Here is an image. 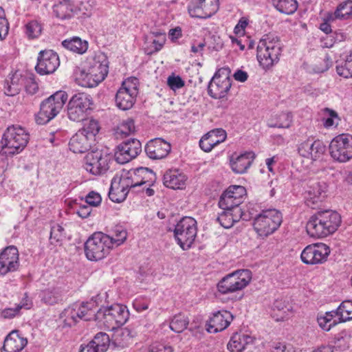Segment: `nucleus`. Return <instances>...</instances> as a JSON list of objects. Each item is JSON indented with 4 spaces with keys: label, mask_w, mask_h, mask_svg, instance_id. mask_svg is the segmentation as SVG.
<instances>
[{
    "label": "nucleus",
    "mask_w": 352,
    "mask_h": 352,
    "mask_svg": "<svg viewBox=\"0 0 352 352\" xmlns=\"http://www.w3.org/2000/svg\"><path fill=\"white\" fill-rule=\"evenodd\" d=\"M281 52L280 38L274 34H265L257 46V60L263 69L267 70L279 61Z\"/></svg>",
    "instance_id": "nucleus-1"
},
{
    "label": "nucleus",
    "mask_w": 352,
    "mask_h": 352,
    "mask_svg": "<svg viewBox=\"0 0 352 352\" xmlns=\"http://www.w3.org/2000/svg\"><path fill=\"white\" fill-rule=\"evenodd\" d=\"M29 141V134L20 126H8L4 131L0 141L1 151L7 148L9 154L14 155L21 152Z\"/></svg>",
    "instance_id": "nucleus-2"
},
{
    "label": "nucleus",
    "mask_w": 352,
    "mask_h": 352,
    "mask_svg": "<svg viewBox=\"0 0 352 352\" xmlns=\"http://www.w3.org/2000/svg\"><path fill=\"white\" fill-rule=\"evenodd\" d=\"M111 249L110 236L101 232L94 233L85 243L86 257L92 261L102 260Z\"/></svg>",
    "instance_id": "nucleus-3"
},
{
    "label": "nucleus",
    "mask_w": 352,
    "mask_h": 352,
    "mask_svg": "<svg viewBox=\"0 0 352 352\" xmlns=\"http://www.w3.org/2000/svg\"><path fill=\"white\" fill-rule=\"evenodd\" d=\"M67 100V94L64 91H58L41 104L36 115V121L38 124H45L55 118L63 109Z\"/></svg>",
    "instance_id": "nucleus-4"
},
{
    "label": "nucleus",
    "mask_w": 352,
    "mask_h": 352,
    "mask_svg": "<svg viewBox=\"0 0 352 352\" xmlns=\"http://www.w3.org/2000/svg\"><path fill=\"white\" fill-rule=\"evenodd\" d=\"M283 221L282 214L276 209L263 210L254 220V228L261 236H267L274 233Z\"/></svg>",
    "instance_id": "nucleus-5"
},
{
    "label": "nucleus",
    "mask_w": 352,
    "mask_h": 352,
    "mask_svg": "<svg viewBox=\"0 0 352 352\" xmlns=\"http://www.w3.org/2000/svg\"><path fill=\"white\" fill-rule=\"evenodd\" d=\"M129 317V312L126 307L120 304H114L98 310V318L102 321L107 329L112 330L123 325Z\"/></svg>",
    "instance_id": "nucleus-6"
},
{
    "label": "nucleus",
    "mask_w": 352,
    "mask_h": 352,
    "mask_svg": "<svg viewBox=\"0 0 352 352\" xmlns=\"http://www.w3.org/2000/svg\"><path fill=\"white\" fill-rule=\"evenodd\" d=\"M252 279V272L249 270H241L228 274L218 283L220 293L226 294L245 288Z\"/></svg>",
    "instance_id": "nucleus-7"
},
{
    "label": "nucleus",
    "mask_w": 352,
    "mask_h": 352,
    "mask_svg": "<svg viewBox=\"0 0 352 352\" xmlns=\"http://www.w3.org/2000/svg\"><path fill=\"white\" fill-rule=\"evenodd\" d=\"M174 235L182 250L189 249L197 236V222L190 217H183L174 229Z\"/></svg>",
    "instance_id": "nucleus-8"
},
{
    "label": "nucleus",
    "mask_w": 352,
    "mask_h": 352,
    "mask_svg": "<svg viewBox=\"0 0 352 352\" xmlns=\"http://www.w3.org/2000/svg\"><path fill=\"white\" fill-rule=\"evenodd\" d=\"M113 160L111 154L98 150L91 151L85 157L84 168L94 175H100L109 170Z\"/></svg>",
    "instance_id": "nucleus-9"
},
{
    "label": "nucleus",
    "mask_w": 352,
    "mask_h": 352,
    "mask_svg": "<svg viewBox=\"0 0 352 352\" xmlns=\"http://www.w3.org/2000/svg\"><path fill=\"white\" fill-rule=\"evenodd\" d=\"M92 104L93 100L90 95L83 92L75 94L67 104L69 118L73 121L83 120Z\"/></svg>",
    "instance_id": "nucleus-10"
},
{
    "label": "nucleus",
    "mask_w": 352,
    "mask_h": 352,
    "mask_svg": "<svg viewBox=\"0 0 352 352\" xmlns=\"http://www.w3.org/2000/svg\"><path fill=\"white\" fill-rule=\"evenodd\" d=\"M331 157L337 162H346L352 159V135L341 134L335 137L329 144Z\"/></svg>",
    "instance_id": "nucleus-11"
},
{
    "label": "nucleus",
    "mask_w": 352,
    "mask_h": 352,
    "mask_svg": "<svg viewBox=\"0 0 352 352\" xmlns=\"http://www.w3.org/2000/svg\"><path fill=\"white\" fill-rule=\"evenodd\" d=\"M230 72L228 68L223 67L214 74L208 87V94L212 98L221 99L227 95L232 85Z\"/></svg>",
    "instance_id": "nucleus-12"
},
{
    "label": "nucleus",
    "mask_w": 352,
    "mask_h": 352,
    "mask_svg": "<svg viewBox=\"0 0 352 352\" xmlns=\"http://www.w3.org/2000/svg\"><path fill=\"white\" fill-rule=\"evenodd\" d=\"M138 80L135 78L123 82L116 95V102L119 109L125 111L133 106L138 94Z\"/></svg>",
    "instance_id": "nucleus-13"
},
{
    "label": "nucleus",
    "mask_w": 352,
    "mask_h": 352,
    "mask_svg": "<svg viewBox=\"0 0 352 352\" xmlns=\"http://www.w3.org/2000/svg\"><path fill=\"white\" fill-rule=\"evenodd\" d=\"M330 248L324 243H315L307 245L302 252V261L308 265L324 263L330 254Z\"/></svg>",
    "instance_id": "nucleus-14"
},
{
    "label": "nucleus",
    "mask_w": 352,
    "mask_h": 352,
    "mask_svg": "<svg viewBox=\"0 0 352 352\" xmlns=\"http://www.w3.org/2000/svg\"><path fill=\"white\" fill-rule=\"evenodd\" d=\"M141 151L140 142L135 138L130 139L118 146L114 158L118 163L124 164L135 159Z\"/></svg>",
    "instance_id": "nucleus-15"
},
{
    "label": "nucleus",
    "mask_w": 352,
    "mask_h": 352,
    "mask_svg": "<svg viewBox=\"0 0 352 352\" xmlns=\"http://www.w3.org/2000/svg\"><path fill=\"white\" fill-rule=\"evenodd\" d=\"M244 192L242 186H234L230 187L221 196L219 206L223 210L235 213L236 208H241L239 206L242 203V197L240 194Z\"/></svg>",
    "instance_id": "nucleus-16"
},
{
    "label": "nucleus",
    "mask_w": 352,
    "mask_h": 352,
    "mask_svg": "<svg viewBox=\"0 0 352 352\" xmlns=\"http://www.w3.org/2000/svg\"><path fill=\"white\" fill-rule=\"evenodd\" d=\"M59 65L58 54L53 50H45L39 52L35 69L41 75L49 74L54 72Z\"/></svg>",
    "instance_id": "nucleus-17"
},
{
    "label": "nucleus",
    "mask_w": 352,
    "mask_h": 352,
    "mask_svg": "<svg viewBox=\"0 0 352 352\" xmlns=\"http://www.w3.org/2000/svg\"><path fill=\"white\" fill-rule=\"evenodd\" d=\"M219 10V0H198L191 3L188 13L192 17L207 19L212 16Z\"/></svg>",
    "instance_id": "nucleus-18"
},
{
    "label": "nucleus",
    "mask_w": 352,
    "mask_h": 352,
    "mask_svg": "<svg viewBox=\"0 0 352 352\" xmlns=\"http://www.w3.org/2000/svg\"><path fill=\"white\" fill-rule=\"evenodd\" d=\"M326 151V146L320 140L307 139L298 146L299 155L311 161L320 160Z\"/></svg>",
    "instance_id": "nucleus-19"
},
{
    "label": "nucleus",
    "mask_w": 352,
    "mask_h": 352,
    "mask_svg": "<svg viewBox=\"0 0 352 352\" xmlns=\"http://www.w3.org/2000/svg\"><path fill=\"white\" fill-rule=\"evenodd\" d=\"M19 267V252L14 246L6 248L0 254V274L13 272Z\"/></svg>",
    "instance_id": "nucleus-20"
},
{
    "label": "nucleus",
    "mask_w": 352,
    "mask_h": 352,
    "mask_svg": "<svg viewBox=\"0 0 352 352\" xmlns=\"http://www.w3.org/2000/svg\"><path fill=\"white\" fill-rule=\"evenodd\" d=\"M327 186L325 182L317 180L309 182L305 192V204L308 207L315 208V206L325 197Z\"/></svg>",
    "instance_id": "nucleus-21"
},
{
    "label": "nucleus",
    "mask_w": 352,
    "mask_h": 352,
    "mask_svg": "<svg viewBox=\"0 0 352 352\" xmlns=\"http://www.w3.org/2000/svg\"><path fill=\"white\" fill-rule=\"evenodd\" d=\"M171 149L170 144L162 138L149 141L145 146V152L148 157L153 160L166 157Z\"/></svg>",
    "instance_id": "nucleus-22"
},
{
    "label": "nucleus",
    "mask_w": 352,
    "mask_h": 352,
    "mask_svg": "<svg viewBox=\"0 0 352 352\" xmlns=\"http://www.w3.org/2000/svg\"><path fill=\"white\" fill-rule=\"evenodd\" d=\"M233 315L228 311L221 310L213 314L208 323L207 330L210 333H217L226 329L232 321Z\"/></svg>",
    "instance_id": "nucleus-23"
},
{
    "label": "nucleus",
    "mask_w": 352,
    "mask_h": 352,
    "mask_svg": "<svg viewBox=\"0 0 352 352\" xmlns=\"http://www.w3.org/2000/svg\"><path fill=\"white\" fill-rule=\"evenodd\" d=\"M226 137V132L222 129L211 130L201 138L199 146L204 151L210 152L215 146L224 142Z\"/></svg>",
    "instance_id": "nucleus-24"
},
{
    "label": "nucleus",
    "mask_w": 352,
    "mask_h": 352,
    "mask_svg": "<svg viewBox=\"0 0 352 352\" xmlns=\"http://www.w3.org/2000/svg\"><path fill=\"white\" fill-rule=\"evenodd\" d=\"M93 74L94 78L101 82L105 78L109 72V61L103 53L96 54L89 62L87 67Z\"/></svg>",
    "instance_id": "nucleus-25"
},
{
    "label": "nucleus",
    "mask_w": 352,
    "mask_h": 352,
    "mask_svg": "<svg viewBox=\"0 0 352 352\" xmlns=\"http://www.w3.org/2000/svg\"><path fill=\"white\" fill-rule=\"evenodd\" d=\"M28 344L27 338L21 336L18 330L11 331L5 338L3 352H20Z\"/></svg>",
    "instance_id": "nucleus-26"
},
{
    "label": "nucleus",
    "mask_w": 352,
    "mask_h": 352,
    "mask_svg": "<svg viewBox=\"0 0 352 352\" xmlns=\"http://www.w3.org/2000/svg\"><path fill=\"white\" fill-rule=\"evenodd\" d=\"M319 212L312 215L307 223L306 229L308 234L314 238H322L328 236V229L324 223Z\"/></svg>",
    "instance_id": "nucleus-27"
},
{
    "label": "nucleus",
    "mask_w": 352,
    "mask_h": 352,
    "mask_svg": "<svg viewBox=\"0 0 352 352\" xmlns=\"http://www.w3.org/2000/svg\"><path fill=\"white\" fill-rule=\"evenodd\" d=\"M255 155L253 152H245L237 156L232 155L230 158V166L233 172L243 174L250 168Z\"/></svg>",
    "instance_id": "nucleus-28"
},
{
    "label": "nucleus",
    "mask_w": 352,
    "mask_h": 352,
    "mask_svg": "<svg viewBox=\"0 0 352 352\" xmlns=\"http://www.w3.org/2000/svg\"><path fill=\"white\" fill-rule=\"evenodd\" d=\"M129 172L135 187L146 183L151 186L155 180V173L148 168L140 167L135 169H131Z\"/></svg>",
    "instance_id": "nucleus-29"
},
{
    "label": "nucleus",
    "mask_w": 352,
    "mask_h": 352,
    "mask_svg": "<svg viewBox=\"0 0 352 352\" xmlns=\"http://www.w3.org/2000/svg\"><path fill=\"white\" fill-rule=\"evenodd\" d=\"M94 141L83 133L78 131L70 139L69 149L75 153H82L88 151Z\"/></svg>",
    "instance_id": "nucleus-30"
},
{
    "label": "nucleus",
    "mask_w": 352,
    "mask_h": 352,
    "mask_svg": "<svg viewBox=\"0 0 352 352\" xmlns=\"http://www.w3.org/2000/svg\"><path fill=\"white\" fill-rule=\"evenodd\" d=\"M187 177L179 170H168L164 175V184L172 189H183Z\"/></svg>",
    "instance_id": "nucleus-31"
},
{
    "label": "nucleus",
    "mask_w": 352,
    "mask_h": 352,
    "mask_svg": "<svg viewBox=\"0 0 352 352\" xmlns=\"http://www.w3.org/2000/svg\"><path fill=\"white\" fill-rule=\"evenodd\" d=\"M137 334L136 331L129 327L117 329L113 337L112 344L116 347H126Z\"/></svg>",
    "instance_id": "nucleus-32"
},
{
    "label": "nucleus",
    "mask_w": 352,
    "mask_h": 352,
    "mask_svg": "<svg viewBox=\"0 0 352 352\" xmlns=\"http://www.w3.org/2000/svg\"><path fill=\"white\" fill-rule=\"evenodd\" d=\"M41 301L48 305H54L61 302L65 297L64 290L60 287H53L41 291Z\"/></svg>",
    "instance_id": "nucleus-33"
},
{
    "label": "nucleus",
    "mask_w": 352,
    "mask_h": 352,
    "mask_svg": "<svg viewBox=\"0 0 352 352\" xmlns=\"http://www.w3.org/2000/svg\"><path fill=\"white\" fill-rule=\"evenodd\" d=\"M318 212L323 221H324L325 226L328 228L327 230L328 234L335 232L341 223L340 215L337 212L331 210Z\"/></svg>",
    "instance_id": "nucleus-34"
},
{
    "label": "nucleus",
    "mask_w": 352,
    "mask_h": 352,
    "mask_svg": "<svg viewBox=\"0 0 352 352\" xmlns=\"http://www.w3.org/2000/svg\"><path fill=\"white\" fill-rule=\"evenodd\" d=\"M245 214L242 212L241 208H236L235 213L227 210H223L217 218V221L221 226L225 228H231L235 222L239 221L241 219L247 220L243 217Z\"/></svg>",
    "instance_id": "nucleus-35"
},
{
    "label": "nucleus",
    "mask_w": 352,
    "mask_h": 352,
    "mask_svg": "<svg viewBox=\"0 0 352 352\" xmlns=\"http://www.w3.org/2000/svg\"><path fill=\"white\" fill-rule=\"evenodd\" d=\"M53 12L58 19H67L78 14L79 9L67 1L56 4L53 8Z\"/></svg>",
    "instance_id": "nucleus-36"
},
{
    "label": "nucleus",
    "mask_w": 352,
    "mask_h": 352,
    "mask_svg": "<svg viewBox=\"0 0 352 352\" xmlns=\"http://www.w3.org/2000/svg\"><path fill=\"white\" fill-rule=\"evenodd\" d=\"M76 305L79 309L80 320L85 321L100 320V318H98L97 306L94 302L76 303Z\"/></svg>",
    "instance_id": "nucleus-37"
},
{
    "label": "nucleus",
    "mask_w": 352,
    "mask_h": 352,
    "mask_svg": "<svg viewBox=\"0 0 352 352\" xmlns=\"http://www.w3.org/2000/svg\"><path fill=\"white\" fill-rule=\"evenodd\" d=\"M253 339L246 334H234L228 344V349L231 352H241L246 345L252 343Z\"/></svg>",
    "instance_id": "nucleus-38"
},
{
    "label": "nucleus",
    "mask_w": 352,
    "mask_h": 352,
    "mask_svg": "<svg viewBox=\"0 0 352 352\" xmlns=\"http://www.w3.org/2000/svg\"><path fill=\"white\" fill-rule=\"evenodd\" d=\"M24 82V79L21 78V75L17 73L8 76L4 83L5 94L7 96H14L21 90V85Z\"/></svg>",
    "instance_id": "nucleus-39"
},
{
    "label": "nucleus",
    "mask_w": 352,
    "mask_h": 352,
    "mask_svg": "<svg viewBox=\"0 0 352 352\" xmlns=\"http://www.w3.org/2000/svg\"><path fill=\"white\" fill-rule=\"evenodd\" d=\"M62 45L66 49L78 54L85 53L88 48V43L78 37L66 39L62 42Z\"/></svg>",
    "instance_id": "nucleus-40"
},
{
    "label": "nucleus",
    "mask_w": 352,
    "mask_h": 352,
    "mask_svg": "<svg viewBox=\"0 0 352 352\" xmlns=\"http://www.w3.org/2000/svg\"><path fill=\"white\" fill-rule=\"evenodd\" d=\"M127 194L128 190L122 188L117 181L112 179L109 192V199L113 202L120 203L126 199Z\"/></svg>",
    "instance_id": "nucleus-41"
},
{
    "label": "nucleus",
    "mask_w": 352,
    "mask_h": 352,
    "mask_svg": "<svg viewBox=\"0 0 352 352\" xmlns=\"http://www.w3.org/2000/svg\"><path fill=\"white\" fill-rule=\"evenodd\" d=\"M79 309L76 303L72 304L67 308L65 309L61 314V317L64 318L66 325L72 327L75 325L80 319Z\"/></svg>",
    "instance_id": "nucleus-42"
},
{
    "label": "nucleus",
    "mask_w": 352,
    "mask_h": 352,
    "mask_svg": "<svg viewBox=\"0 0 352 352\" xmlns=\"http://www.w3.org/2000/svg\"><path fill=\"white\" fill-rule=\"evenodd\" d=\"M274 6L281 13L293 14L298 8L296 0H272Z\"/></svg>",
    "instance_id": "nucleus-43"
},
{
    "label": "nucleus",
    "mask_w": 352,
    "mask_h": 352,
    "mask_svg": "<svg viewBox=\"0 0 352 352\" xmlns=\"http://www.w3.org/2000/svg\"><path fill=\"white\" fill-rule=\"evenodd\" d=\"M94 346L99 352H106L110 345L111 340L107 333L99 332L96 333L94 338L90 341Z\"/></svg>",
    "instance_id": "nucleus-44"
},
{
    "label": "nucleus",
    "mask_w": 352,
    "mask_h": 352,
    "mask_svg": "<svg viewBox=\"0 0 352 352\" xmlns=\"http://www.w3.org/2000/svg\"><path fill=\"white\" fill-rule=\"evenodd\" d=\"M352 16V1L348 0L340 3L329 19H347Z\"/></svg>",
    "instance_id": "nucleus-45"
},
{
    "label": "nucleus",
    "mask_w": 352,
    "mask_h": 352,
    "mask_svg": "<svg viewBox=\"0 0 352 352\" xmlns=\"http://www.w3.org/2000/svg\"><path fill=\"white\" fill-rule=\"evenodd\" d=\"M189 320L187 316L183 314H178L173 316L170 322V328L176 333L183 332L188 327Z\"/></svg>",
    "instance_id": "nucleus-46"
},
{
    "label": "nucleus",
    "mask_w": 352,
    "mask_h": 352,
    "mask_svg": "<svg viewBox=\"0 0 352 352\" xmlns=\"http://www.w3.org/2000/svg\"><path fill=\"white\" fill-rule=\"evenodd\" d=\"M336 314L340 316L339 322H346L352 320V301H343L336 311Z\"/></svg>",
    "instance_id": "nucleus-47"
},
{
    "label": "nucleus",
    "mask_w": 352,
    "mask_h": 352,
    "mask_svg": "<svg viewBox=\"0 0 352 352\" xmlns=\"http://www.w3.org/2000/svg\"><path fill=\"white\" fill-rule=\"evenodd\" d=\"M100 129L98 122L93 119L86 120L84 122L83 127L78 131L83 133L88 138L95 141V136Z\"/></svg>",
    "instance_id": "nucleus-48"
},
{
    "label": "nucleus",
    "mask_w": 352,
    "mask_h": 352,
    "mask_svg": "<svg viewBox=\"0 0 352 352\" xmlns=\"http://www.w3.org/2000/svg\"><path fill=\"white\" fill-rule=\"evenodd\" d=\"M93 73L89 69H84L80 72L78 78L82 81V86L87 87H94L101 81L92 76Z\"/></svg>",
    "instance_id": "nucleus-49"
},
{
    "label": "nucleus",
    "mask_w": 352,
    "mask_h": 352,
    "mask_svg": "<svg viewBox=\"0 0 352 352\" xmlns=\"http://www.w3.org/2000/svg\"><path fill=\"white\" fill-rule=\"evenodd\" d=\"M338 74L344 78H352V53L350 54L341 65L336 66Z\"/></svg>",
    "instance_id": "nucleus-50"
},
{
    "label": "nucleus",
    "mask_w": 352,
    "mask_h": 352,
    "mask_svg": "<svg viewBox=\"0 0 352 352\" xmlns=\"http://www.w3.org/2000/svg\"><path fill=\"white\" fill-rule=\"evenodd\" d=\"M135 131V124L133 120L128 118L123 120L116 128L117 135H129Z\"/></svg>",
    "instance_id": "nucleus-51"
},
{
    "label": "nucleus",
    "mask_w": 352,
    "mask_h": 352,
    "mask_svg": "<svg viewBox=\"0 0 352 352\" xmlns=\"http://www.w3.org/2000/svg\"><path fill=\"white\" fill-rule=\"evenodd\" d=\"M292 123V115L291 113H281L276 116V121L274 124H270L269 126L272 128H285L290 127Z\"/></svg>",
    "instance_id": "nucleus-52"
},
{
    "label": "nucleus",
    "mask_w": 352,
    "mask_h": 352,
    "mask_svg": "<svg viewBox=\"0 0 352 352\" xmlns=\"http://www.w3.org/2000/svg\"><path fill=\"white\" fill-rule=\"evenodd\" d=\"M113 179L115 181H117L121 187L124 188L126 190L129 191V188L135 187L132 180V177H131L129 170H123L120 175H116Z\"/></svg>",
    "instance_id": "nucleus-53"
},
{
    "label": "nucleus",
    "mask_w": 352,
    "mask_h": 352,
    "mask_svg": "<svg viewBox=\"0 0 352 352\" xmlns=\"http://www.w3.org/2000/svg\"><path fill=\"white\" fill-rule=\"evenodd\" d=\"M127 238V232L121 226H116L113 230V234L110 236L111 241V248L113 245H120L122 244Z\"/></svg>",
    "instance_id": "nucleus-54"
},
{
    "label": "nucleus",
    "mask_w": 352,
    "mask_h": 352,
    "mask_svg": "<svg viewBox=\"0 0 352 352\" xmlns=\"http://www.w3.org/2000/svg\"><path fill=\"white\" fill-rule=\"evenodd\" d=\"M65 237L64 228L59 224H55L51 228L50 240L53 245H58L61 243Z\"/></svg>",
    "instance_id": "nucleus-55"
},
{
    "label": "nucleus",
    "mask_w": 352,
    "mask_h": 352,
    "mask_svg": "<svg viewBox=\"0 0 352 352\" xmlns=\"http://www.w3.org/2000/svg\"><path fill=\"white\" fill-rule=\"evenodd\" d=\"M26 34L30 38H37L42 32L41 25L36 21H32L25 25Z\"/></svg>",
    "instance_id": "nucleus-56"
},
{
    "label": "nucleus",
    "mask_w": 352,
    "mask_h": 352,
    "mask_svg": "<svg viewBox=\"0 0 352 352\" xmlns=\"http://www.w3.org/2000/svg\"><path fill=\"white\" fill-rule=\"evenodd\" d=\"M332 64L333 61L331 58L328 54H326L324 58L314 65L313 70L315 73H322L328 70Z\"/></svg>",
    "instance_id": "nucleus-57"
},
{
    "label": "nucleus",
    "mask_w": 352,
    "mask_h": 352,
    "mask_svg": "<svg viewBox=\"0 0 352 352\" xmlns=\"http://www.w3.org/2000/svg\"><path fill=\"white\" fill-rule=\"evenodd\" d=\"M9 23L6 17L4 10L0 7V39H4L8 34Z\"/></svg>",
    "instance_id": "nucleus-58"
},
{
    "label": "nucleus",
    "mask_w": 352,
    "mask_h": 352,
    "mask_svg": "<svg viewBox=\"0 0 352 352\" xmlns=\"http://www.w3.org/2000/svg\"><path fill=\"white\" fill-rule=\"evenodd\" d=\"M167 84L172 90L175 91L182 88L185 82L179 76L172 74L168 77Z\"/></svg>",
    "instance_id": "nucleus-59"
},
{
    "label": "nucleus",
    "mask_w": 352,
    "mask_h": 352,
    "mask_svg": "<svg viewBox=\"0 0 352 352\" xmlns=\"http://www.w3.org/2000/svg\"><path fill=\"white\" fill-rule=\"evenodd\" d=\"M336 346H321L318 347L316 350L313 352H333V348L338 347L340 348V350H345L348 348V346L346 345L345 340L341 338L337 340L335 342Z\"/></svg>",
    "instance_id": "nucleus-60"
},
{
    "label": "nucleus",
    "mask_w": 352,
    "mask_h": 352,
    "mask_svg": "<svg viewBox=\"0 0 352 352\" xmlns=\"http://www.w3.org/2000/svg\"><path fill=\"white\" fill-rule=\"evenodd\" d=\"M324 111L327 113L328 117L323 118V124L324 127L329 128L335 124V119H338V113L329 108H325Z\"/></svg>",
    "instance_id": "nucleus-61"
},
{
    "label": "nucleus",
    "mask_w": 352,
    "mask_h": 352,
    "mask_svg": "<svg viewBox=\"0 0 352 352\" xmlns=\"http://www.w3.org/2000/svg\"><path fill=\"white\" fill-rule=\"evenodd\" d=\"M165 39L162 37L161 39H153L151 41V47L146 48V53L147 54H152L155 52L160 51L164 45Z\"/></svg>",
    "instance_id": "nucleus-62"
},
{
    "label": "nucleus",
    "mask_w": 352,
    "mask_h": 352,
    "mask_svg": "<svg viewBox=\"0 0 352 352\" xmlns=\"http://www.w3.org/2000/svg\"><path fill=\"white\" fill-rule=\"evenodd\" d=\"M85 201L91 206H98L101 203L102 198L99 193L91 191L86 196Z\"/></svg>",
    "instance_id": "nucleus-63"
},
{
    "label": "nucleus",
    "mask_w": 352,
    "mask_h": 352,
    "mask_svg": "<svg viewBox=\"0 0 352 352\" xmlns=\"http://www.w3.org/2000/svg\"><path fill=\"white\" fill-rule=\"evenodd\" d=\"M173 348L162 343L155 342L149 347V352H173Z\"/></svg>",
    "instance_id": "nucleus-64"
}]
</instances>
